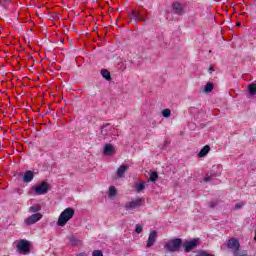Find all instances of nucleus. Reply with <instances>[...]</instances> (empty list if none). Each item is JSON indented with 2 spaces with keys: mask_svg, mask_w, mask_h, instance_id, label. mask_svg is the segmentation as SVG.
Returning a JSON list of instances; mask_svg holds the SVG:
<instances>
[{
  "mask_svg": "<svg viewBox=\"0 0 256 256\" xmlns=\"http://www.w3.org/2000/svg\"><path fill=\"white\" fill-rule=\"evenodd\" d=\"M227 245H228V249H231L232 251H234V253H238L239 247H241L239 240H237L235 238H231L230 240H228Z\"/></svg>",
  "mask_w": 256,
  "mask_h": 256,
  "instance_id": "9d476101",
  "label": "nucleus"
},
{
  "mask_svg": "<svg viewBox=\"0 0 256 256\" xmlns=\"http://www.w3.org/2000/svg\"><path fill=\"white\" fill-rule=\"evenodd\" d=\"M135 233H143V225L141 224H137L136 225V229H135Z\"/></svg>",
  "mask_w": 256,
  "mask_h": 256,
  "instance_id": "393cba45",
  "label": "nucleus"
},
{
  "mask_svg": "<svg viewBox=\"0 0 256 256\" xmlns=\"http://www.w3.org/2000/svg\"><path fill=\"white\" fill-rule=\"evenodd\" d=\"M43 219V214L41 213H35L32 214L30 217L26 218L24 220L25 225H35V223L41 221Z\"/></svg>",
  "mask_w": 256,
  "mask_h": 256,
  "instance_id": "6e6552de",
  "label": "nucleus"
},
{
  "mask_svg": "<svg viewBox=\"0 0 256 256\" xmlns=\"http://www.w3.org/2000/svg\"><path fill=\"white\" fill-rule=\"evenodd\" d=\"M199 245V239H192L184 244V250L186 253H189V251H193Z\"/></svg>",
  "mask_w": 256,
  "mask_h": 256,
  "instance_id": "1a4fd4ad",
  "label": "nucleus"
},
{
  "mask_svg": "<svg viewBox=\"0 0 256 256\" xmlns=\"http://www.w3.org/2000/svg\"><path fill=\"white\" fill-rule=\"evenodd\" d=\"M75 215V210L73 208H66L64 209L61 214L59 215L57 225L58 227H65L71 219H73V216Z\"/></svg>",
  "mask_w": 256,
  "mask_h": 256,
  "instance_id": "f03ea898",
  "label": "nucleus"
},
{
  "mask_svg": "<svg viewBox=\"0 0 256 256\" xmlns=\"http://www.w3.org/2000/svg\"><path fill=\"white\" fill-rule=\"evenodd\" d=\"M220 173L213 175V177H219Z\"/></svg>",
  "mask_w": 256,
  "mask_h": 256,
  "instance_id": "2f4dec72",
  "label": "nucleus"
},
{
  "mask_svg": "<svg viewBox=\"0 0 256 256\" xmlns=\"http://www.w3.org/2000/svg\"><path fill=\"white\" fill-rule=\"evenodd\" d=\"M115 131V128L111 126L110 124H105L104 126L101 127V133L102 135H113Z\"/></svg>",
  "mask_w": 256,
  "mask_h": 256,
  "instance_id": "f8f14e48",
  "label": "nucleus"
},
{
  "mask_svg": "<svg viewBox=\"0 0 256 256\" xmlns=\"http://www.w3.org/2000/svg\"><path fill=\"white\" fill-rule=\"evenodd\" d=\"M18 252L22 253V255H27L29 253V241L27 240H19L17 242Z\"/></svg>",
  "mask_w": 256,
  "mask_h": 256,
  "instance_id": "0eeeda50",
  "label": "nucleus"
},
{
  "mask_svg": "<svg viewBox=\"0 0 256 256\" xmlns=\"http://www.w3.org/2000/svg\"><path fill=\"white\" fill-rule=\"evenodd\" d=\"M143 203H145V201L142 198H138L130 202H127L125 205V209L126 211H133L134 209L141 207Z\"/></svg>",
  "mask_w": 256,
  "mask_h": 256,
  "instance_id": "39448f33",
  "label": "nucleus"
},
{
  "mask_svg": "<svg viewBox=\"0 0 256 256\" xmlns=\"http://www.w3.org/2000/svg\"><path fill=\"white\" fill-rule=\"evenodd\" d=\"M244 205H245V203L239 202V203L235 204V209H243Z\"/></svg>",
  "mask_w": 256,
  "mask_h": 256,
  "instance_id": "bb28decb",
  "label": "nucleus"
},
{
  "mask_svg": "<svg viewBox=\"0 0 256 256\" xmlns=\"http://www.w3.org/2000/svg\"><path fill=\"white\" fill-rule=\"evenodd\" d=\"M158 177H159V174H157V172H152L150 174V181L155 182L157 181Z\"/></svg>",
  "mask_w": 256,
  "mask_h": 256,
  "instance_id": "b1692460",
  "label": "nucleus"
},
{
  "mask_svg": "<svg viewBox=\"0 0 256 256\" xmlns=\"http://www.w3.org/2000/svg\"><path fill=\"white\" fill-rule=\"evenodd\" d=\"M40 210H41V205H39V204H36L29 208L30 213H39Z\"/></svg>",
  "mask_w": 256,
  "mask_h": 256,
  "instance_id": "a211bd4d",
  "label": "nucleus"
},
{
  "mask_svg": "<svg viewBox=\"0 0 256 256\" xmlns=\"http://www.w3.org/2000/svg\"><path fill=\"white\" fill-rule=\"evenodd\" d=\"M92 256H103V252L101 250H94Z\"/></svg>",
  "mask_w": 256,
  "mask_h": 256,
  "instance_id": "a878e982",
  "label": "nucleus"
},
{
  "mask_svg": "<svg viewBox=\"0 0 256 256\" xmlns=\"http://www.w3.org/2000/svg\"><path fill=\"white\" fill-rule=\"evenodd\" d=\"M145 187H147V182H136L134 185V190L136 191V193H141V191L145 190Z\"/></svg>",
  "mask_w": 256,
  "mask_h": 256,
  "instance_id": "4468645a",
  "label": "nucleus"
},
{
  "mask_svg": "<svg viewBox=\"0 0 256 256\" xmlns=\"http://www.w3.org/2000/svg\"><path fill=\"white\" fill-rule=\"evenodd\" d=\"M157 239H159V232L156 230H152L149 235L146 242V247L149 249L150 247H153L155 243H157Z\"/></svg>",
  "mask_w": 256,
  "mask_h": 256,
  "instance_id": "423d86ee",
  "label": "nucleus"
},
{
  "mask_svg": "<svg viewBox=\"0 0 256 256\" xmlns=\"http://www.w3.org/2000/svg\"><path fill=\"white\" fill-rule=\"evenodd\" d=\"M213 71H215V68L213 66H210L209 73H213Z\"/></svg>",
  "mask_w": 256,
  "mask_h": 256,
  "instance_id": "c85d7f7f",
  "label": "nucleus"
},
{
  "mask_svg": "<svg viewBox=\"0 0 256 256\" xmlns=\"http://www.w3.org/2000/svg\"><path fill=\"white\" fill-rule=\"evenodd\" d=\"M248 91L250 95H256V84H250L248 86Z\"/></svg>",
  "mask_w": 256,
  "mask_h": 256,
  "instance_id": "412c9836",
  "label": "nucleus"
},
{
  "mask_svg": "<svg viewBox=\"0 0 256 256\" xmlns=\"http://www.w3.org/2000/svg\"><path fill=\"white\" fill-rule=\"evenodd\" d=\"M117 195V189L114 186L109 188L108 197H115Z\"/></svg>",
  "mask_w": 256,
  "mask_h": 256,
  "instance_id": "aec40b11",
  "label": "nucleus"
},
{
  "mask_svg": "<svg viewBox=\"0 0 256 256\" xmlns=\"http://www.w3.org/2000/svg\"><path fill=\"white\" fill-rule=\"evenodd\" d=\"M34 177H35V173H33V171H31V170H28L23 175V181H24V183H31V181H33Z\"/></svg>",
  "mask_w": 256,
  "mask_h": 256,
  "instance_id": "ddd939ff",
  "label": "nucleus"
},
{
  "mask_svg": "<svg viewBox=\"0 0 256 256\" xmlns=\"http://www.w3.org/2000/svg\"><path fill=\"white\" fill-rule=\"evenodd\" d=\"M172 11L176 15H185L187 13V6L183 2H174L172 4Z\"/></svg>",
  "mask_w": 256,
  "mask_h": 256,
  "instance_id": "20e7f679",
  "label": "nucleus"
},
{
  "mask_svg": "<svg viewBox=\"0 0 256 256\" xmlns=\"http://www.w3.org/2000/svg\"><path fill=\"white\" fill-rule=\"evenodd\" d=\"M162 115H163V117H165L166 119L169 118V117H171V110L168 109V108L162 110Z\"/></svg>",
  "mask_w": 256,
  "mask_h": 256,
  "instance_id": "5701e85b",
  "label": "nucleus"
},
{
  "mask_svg": "<svg viewBox=\"0 0 256 256\" xmlns=\"http://www.w3.org/2000/svg\"><path fill=\"white\" fill-rule=\"evenodd\" d=\"M234 256H248L247 254H241V253H239V252H235L234 253Z\"/></svg>",
  "mask_w": 256,
  "mask_h": 256,
  "instance_id": "cd10ccee",
  "label": "nucleus"
},
{
  "mask_svg": "<svg viewBox=\"0 0 256 256\" xmlns=\"http://www.w3.org/2000/svg\"><path fill=\"white\" fill-rule=\"evenodd\" d=\"M103 154L106 155V157H111V155H115V146L113 144H105Z\"/></svg>",
  "mask_w": 256,
  "mask_h": 256,
  "instance_id": "9b49d317",
  "label": "nucleus"
},
{
  "mask_svg": "<svg viewBox=\"0 0 256 256\" xmlns=\"http://www.w3.org/2000/svg\"><path fill=\"white\" fill-rule=\"evenodd\" d=\"M101 75L106 81H111V72L109 70H101Z\"/></svg>",
  "mask_w": 256,
  "mask_h": 256,
  "instance_id": "f3484780",
  "label": "nucleus"
},
{
  "mask_svg": "<svg viewBox=\"0 0 256 256\" xmlns=\"http://www.w3.org/2000/svg\"><path fill=\"white\" fill-rule=\"evenodd\" d=\"M217 204L215 202H210L209 207H215Z\"/></svg>",
  "mask_w": 256,
  "mask_h": 256,
  "instance_id": "c756f323",
  "label": "nucleus"
},
{
  "mask_svg": "<svg viewBox=\"0 0 256 256\" xmlns=\"http://www.w3.org/2000/svg\"><path fill=\"white\" fill-rule=\"evenodd\" d=\"M129 169V166L127 164L121 165L117 170V177H125V172Z\"/></svg>",
  "mask_w": 256,
  "mask_h": 256,
  "instance_id": "2eb2a0df",
  "label": "nucleus"
},
{
  "mask_svg": "<svg viewBox=\"0 0 256 256\" xmlns=\"http://www.w3.org/2000/svg\"><path fill=\"white\" fill-rule=\"evenodd\" d=\"M209 151H211V147L209 145L204 146L198 153V157H207Z\"/></svg>",
  "mask_w": 256,
  "mask_h": 256,
  "instance_id": "dca6fc26",
  "label": "nucleus"
},
{
  "mask_svg": "<svg viewBox=\"0 0 256 256\" xmlns=\"http://www.w3.org/2000/svg\"><path fill=\"white\" fill-rule=\"evenodd\" d=\"M206 181H209V178H206Z\"/></svg>",
  "mask_w": 256,
  "mask_h": 256,
  "instance_id": "473e14b6",
  "label": "nucleus"
},
{
  "mask_svg": "<svg viewBox=\"0 0 256 256\" xmlns=\"http://www.w3.org/2000/svg\"><path fill=\"white\" fill-rule=\"evenodd\" d=\"M211 91H213V84L208 83V84L204 87V93H211Z\"/></svg>",
  "mask_w": 256,
  "mask_h": 256,
  "instance_id": "4be33fe9",
  "label": "nucleus"
},
{
  "mask_svg": "<svg viewBox=\"0 0 256 256\" xmlns=\"http://www.w3.org/2000/svg\"><path fill=\"white\" fill-rule=\"evenodd\" d=\"M182 245L183 240L181 238H172L164 242V249L167 253H178Z\"/></svg>",
  "mask_w": 256,
  "mask_h": 256,
  "instance_id": "f257e3e1",
  "label": "nucleus"
},
{
  "mask_svg": "<svg viewBox=\"0 0 256 256\" xmlns=\"http://www.w3.org/2000/svg\"><path fill=\"white\" fill-rule=\"evenodd\" d=\"M31 193H34V195H47L49 193V183L41 182L38 185L32 186Z\"/></svg>",
  "mask_w": 256,
  "mask_h": 256,
  "instance_id": "7ed1b4c3",
  "label": "nucleus"
},
{
  "mask_svg": "<svg viewBox=\"0 0 256 256\" xmlns=\"http://www.w3.org/2000/svg\"><path fill=\"white\" fill-rule=\"evenodd\" d=\"M134 17L137 21H141L142 23L147 21V16L144 14H135Z\"/></svg>",
  "mask_w": 256,
  "mask_h": 256,
  "instance_id": "6ab92c4d",
  "label": "nucleus"
},
{
  "mask_svg": "<svg viewBox=\"0 0 256 256\" xmlns=\"http://www.w3.org/2000/svg\"><path fill=\"white\" fill-rule=\"evenodd\" d=\"M237 27H241V22H237Z\"/></svg>",
  "mask_w": 256,
  "mask_h": 256,
  "instance_id": "7c9ffc66",
  "label": "nucleus"
}]
</instances>
